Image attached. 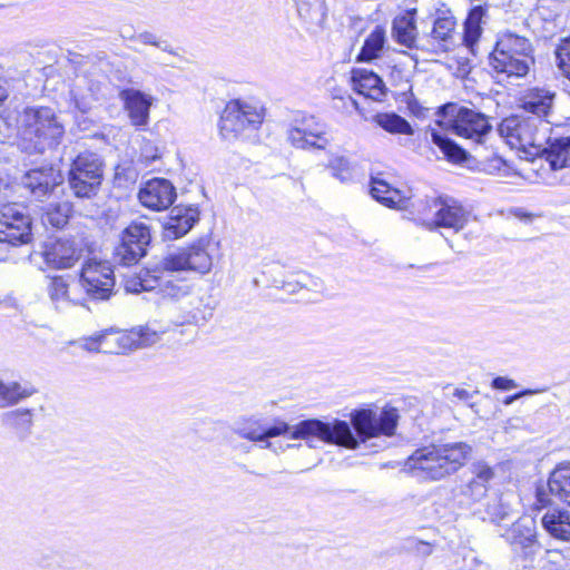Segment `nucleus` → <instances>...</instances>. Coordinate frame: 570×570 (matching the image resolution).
<instances>
[{
	"instance_id": "obj_28",
	"label": "nucleus",
	"mask_w": 570,
	"mask_h": 570,
	"mask_svg": "<svg viewBox=\"0 0 570 570\" xmlns=\"http://www.w3.org/2000/svg\"><path fill=\"white\" fill-rule=\"evenodd\" d=\"M36 393L28 384L18 381H6L0 376V410L14 406Z\"/></svg>"
},
{
	"instance_id": "obj_51",
	"label": "nucleus",
	"mask_w": 570,
	"mask_h": 570,
	"mask_svg": "<svg viewBox=\"0 0 570 570\" xmlns=\"http://www.w3.org/2000/svg\"><path fill=\"white\" fill-rule=\"evenodd\" d=\"M92 98L91 96H81L78 97L75 94V106L81 111L87 112L91 108Z\"/></svg>"
},
{
	"instance_id": "obj_1",
	"label": "nucleus",
	"mask_w": 570,
	"mask_h": 570,
	"mask_svg": "<svg viewBox=\"0 0 570 570\" xmlns=\"http://www.w3.org/2000/svg\"><path fill=\"white\" fill-rule=\"evenodd\" d=\"M351 423L333 419L322 421L308 419L296 424L293 430L283 421H277L272 426H263L264 449L271 448L268 439L291 432L293 440H304L309 448H317V442L338 445L348 450H356L360 443L381 435L392 436L399 421L397 410L383 409L380 413L371 409L355 410L350 414Z\"/></svg>"
},
{
	"instance_id": "obj_6",
	"label": "nucleus",
	"mask_w": 570,
	"mask_h": 570,
	"mask_svg": "<svg viewBox=\"0 0 570 570\" xmlns=\"http://www.w3.org/2000/svg\"><path fill=\"white\" fill-rule=\"evenodd\" d=\"M442 119L438 124L451 128L458 136L482 142L483 138L491 131L492 126L488 118L475 110L458 107L455 104H448L440 109Z\"/></svg>"
},
{
	"instance_id": "obj_40",
	"label": "nucleus",
	"mask_w": 570,
	"mask_h": 570,
	"mask_svg": "<svg viewBox=\"0 0 570 570\" xmlns=\"http://www.w3.org/2000/svg\"><path fill=\"white\" fill-rule=\"evenodd\" d=\"M70 214L71 205L68 202L49 204L42 214V222L55 228H61L68 223Z\"/></svg>"
},
{
	"instance_id": "obj_27",
	"label": "nucleus",
	"mask_w": 570,
	"mask_h": 570,
	"mask_svg": "<svg viewBox=\"0 0 570 570\" xmlns=\"http://www.w3.org/2000/svg\"><path fill=\"white\" fill-rule=\"evenodd\" d=\"M502 537L512 546L530 547L535 540V521L531 517L519 518Z\"/></svg>"
},
{
	"instance_id": "obj_36",
	"label": "nucleus",
	"mask_w": 570,
	"mask_h": 570,
	"mask_svg": "<svg viewBox=\"0 0 570 570\" xmlns=\"http://www.w3.org/2000/svg\"><path fill=\"white\" fill-rule=\"evenodd\" d=\"M485 11V8L482 6L473 7L465 19L463 41L471 49L482 35L481 23Z\"/></svg>"
},
{
	"instance_id": "obj_8",
	"label": "nucleus",
	"mask_w": 570,
	"mask_h": 570,
	"mask_svg": "<svg viewBox=\"0 0 570 570\" xmlns=\"http://www.w3.org/2000/svg\"><path fill=\"white\" fill-rule=\"evenodd\" d=\"M102 180V163L97 154L82 153L73 160L69 170V185L80 198L95 196Z\"/></svg>"
},
{
	"instance_id": "obj_56",
	"label": "nucleus",
	"mask_w": 570,
	"mask_h": 570,
	"mask_svg": "<svg viewBox=\"0 0 570 570\" xmlns=\"http://www.w3.org/2000/svg\"><path fill=\"white\" fill-rule=\"evenodd\" d=\"M532 393H533L532 391L527 390V391H523V392H521V393H518V394H514V395L508 396V397L504 400V404H505V405H510L513 401H515L517 399L521 397L522 395L532 394Z\"/></svg>"
},
{
	"instance_id": "obj_54",
	"label": "nucleus",
	"mask_w": 570,
	"mask_h": 570,
	"mask_svg": "<svg viewBox=\"0 0 570 570\" xmlns=\"http://www.w3.org/2000/svg\"><path fill=\"white\" fill-rule=\"evenodd\" d=\"M296 284L301 287H308V286H317L316 282L309 276V275H301L299 279L296 281Z\"/></svg>"
},
{
	"instance_id": "obj_57",
	"label": "nucleus",
	"mask_w": 570,
	"mask_h": 570,
	"mask_svg": "<svg viewBox=\"0 0 570 570\" xmlns=\"http://www.w3.org/2000/svg\"><path fill=\"white\" fill-rule=\"evenodd\" d=\"M160 42H161V46H156L157 48H159L163 51L168 52L170 55H176V52L173 50V48L170 47V45L167 41L160 40Z\"/></svg>"
},
{
	"instance_id": "obj_23",
	"label": "nucleus",
	"mask_w": 570,
	"mask_h": 570,
	"mask_svg": "<svg viewBox=\"0 0 570 570\" xmlns=\"http://www.w3.org/2000/svg\"><path fill=\"white\" fill-rule=\"evenodd\" d=\"M556 94L546 88L528 89L520 98L521 107L541 119L548 117L553 107Z\"/></svg>"
},
{
	"instance_id": "obj_20",
	"label": "nucleus",
	"mask_w": 570,
	"mask_h": 570,
	"mask_svg": "<svg viewBox=\"0 0 570 570\" xmlns=\"http://www.w3.org/2000/svg\"><path fill=\"white\" fill-rule=\"evenodd\" d=\"M138 197L142 206L153 210H164L174 203L176 189L169 180L154 178L140 188Z\"/></svg>"
},
{
	"instance_id": "obj_44",
	"label": "nucleus",
	"mask_w": 570,
	"mask_h": 570,
	"mask_svg": "<svg viewBox=\"0 0 570 570\" xmlns=\"http://www.w3.org/2000/svg\"><path fill=\"white\" fill-rule=\"evenodd\" d=\"M327 167L331 169L333 177L342 183L352 180L353 169L350 160L342 155H334L330 158Z\"/></svg>"
},
{
	"instance_id": "obj_38",
	"label": "nucleus",
	"mask_w": 570,
	"mask_h": 570,
	"mask_svg": "<svg viewBox=\"0 0 570 570\" xmlns=\"http://www.w3.org/2000/svg\"><path fill=\"white\" fill-rule=\"evenodd\" d=\"M232 432L239 438L263 444V424L256 417H244L232 425Z\"/></svg>"
},
{
	"instance_id": "obj_19",
	"label": "nucleus",
	"mask_w": 570,
	"mask_h": 570,
	"mask_svg": "<svg viewBox=\"0 0 570 570\" xmlns=\"http://www.w3.org/2000/svg\"><path fill=\"white\" fill-rule=\"evenodd\" d=\"M82 256V248L76 239L58 238L49 242L43 250V258L49 267L67 269Z\"/></svg>"
},
{
	"instance_id": "obj_7",
	"label": "nucleus",
	"mask_w": 570,
	"mask_h": 570,
	"mask_svg": "<svg viewBox=\"0 0 570 570\" xmlns=\"http://www.w3.org/2000/svg\"><path fill=\"white\" fill-rule=\"evenodd\" d=\"M264 116L265 109L256 100H230L220 117V134L224 138H230L245 130H256L262 125Z\"/></svg>"
},
{
	"instance_id": "obj_49",
	"label": "nucleus",
	"mask_w": 570,
	"mask_h": 570,
	"mask_svg": "<svg viewBox=\"0 0 570 570\" xmlns=\"http://www.w3.org/2000/svg\"><path fill=\"white\" fill-rule=\"evenodd\" d=\"M409 548L413 550L415 553L422 557H428L432 553L433 548L429 542L417 540L415 538H411L407 540Z\"/></svg>"
},
{
	"instance_id": "obj_42",
	"label": "nucleus",
	"mask_w": 570,
	"mask_h": 570,
	"mask_svg": "<svg viewBox=\"0 0 570 570\" xmlns=\"http://www.w3.org/2000/svg\"><path fill=\"white\" fill-rule=\"evenodd\" d=\"M479 513L482 520L499 523L510 514V507L502 500V498L493 497L488 500L484 513Z\"/></svg>"
},
{
	"instance_id": "obj_53",
	"label": "nucleus",
	"mask_w": 570,
	"mask_h": 570,
	"mask_svg": "<svg viewBox=\"0 0 570 570\" xmlns=\"http://www.w3.org/2000/svg\"><path fill=\"white\" fill-rule=\"evenodd\" d=\"M473 396V393L465 389L456 387L453 391V397H455L458 401H462L464 403H468Z\"/></svg>"
},
{
	"instance_id": "obj_15",
	"label": "nucleus",
	"mask_w": 570,
	"mask_h": 570,
	"mask_svg": "<svg viewBox=\"0 0 570 570\" xmlns=\"http://www.w3.org/2000/svg\"><path fill=\"white\" fill-rule=\"evenodd\" d=\"M456 19L451 10H436L433 26L424 36L428 50L435 53H444L454 46Z\"/></svg>"
},
{
	"instance_id": "obj_25",
	"label": "nucleus",
	"mask_w": 570,
	"mask_h": 570,
	"mask_svg": "<svg viewBox=\"0 0 570 570\" xmlns=\"http://www.w3.org/2000/svg\"><path fill=\"white\" fill-rule=\"evenodd\" d=\"M59 174L52 167L36 168L29 170L22 181L35 197L40 198L59 184Z\"/></svg>"
},
{
	"instance_id": "obj_39",
	"label": "nucleus",
	"mask_w": 570,
	"mask_h": 570,
	"mask_svg": "<svg viewBox=\"0 0 570 570\" xmlns=\"http://www.w3.org/2000/svg\"><path fill=\"white\" fill-rule=\"evenodd\" d=\"M159 276L160 281L158 282V287L156 289L165 298L179 302L180 305H183L194 286L181 282L164 279L161 275Z\"/></svg>"
},
{
	"instance_id": "obj_21",
	"label": "nucleus",
	"mask_w": 570,
	"mask_h": 570,
	"mask_svg": "<svg viewBox=\"0 0 570 570\" xmlns=\"http://www.w3.org/2000/svg\"><path fill=\"white\" fill-rule=\"evenodd\" d=\"M216 307L214 297L205 291L193 287L186 301L180 305L184 322L199 324L213 316Z\"/></svg>"
},
{
	"instance_id": "obj_12",
	"label": "nucleus",
	"mask_w": 570,
	"mask_h": 570,
	"mask_svg": "<svg viewBox=\"0 0 570 570\" xmlns=\"http://www.w3.org/2000/svg\"><path fill=\"white\" fill-rule=\"evenodd\" d=\"M150 239V229L145 223H131L120 234L114 252L115 261L124 266L135 265L146 255Z\"/></svg>"
},
{
	"instance_id": "obj_17",
	"label": "nucleus",
	"mask_w": 570,
	"mask_h": 570,
	"mask_svg": "<svg viewBox=\"0 0 570 570\" xmlns=\"http://www.w3.org/2000/svg\"><path fill=\"white\" fill-rule=\"evenodd\" d=\"M51 305L58 312H68L72 307L83 306L85 294L78 284H70L63 276L48 277L46 286Z\"/></svg>"
},
{
	"instance_id": "obj_22",
	"label": "nucleus",
	"mask_w": 570,
	"mask_h": 570,
	"mask_svg": "<svg viewBox=\"0 0 570 570\" xmlns=\"http://www.w3.org/2000/svg\"><path fill=\"white\" fill-rule=\"evenodd\" d=\"M353 88L361 95L382 101L386 96V87L383 80L367 69H354L351 77Z\"/></svg>"
},
{
	"instance_id": "obj_11",
	"label": "nucleus",
	"mask_w": 570,
	"mask_h": 570,
	"mask_svg": "<svg viewBox=\"0 0 570 570\" xmlns=\"http://www.w3.org/2000/svg\"><path fill=\"white\" fill-rule=\"evenodd\" d=\"M287 140L298 149L324 150L330 145L326 125L312 115H302L293 120Z\"/></svg>"
},
{
	"instance_id": "obj_5",
	"label": "nucleus",
	"mask_w": 570,
	"mask_h": 570,
	"mask_svg": "<svg viewBox=\"0 0 570 570\" xmlns=\"http://www.w3.org/2000/svg\"><path fill=\"white\" fill-rule=\"evenodd\" d=\"M549 124L533 117L512 116L501 121L498 131L511 148L523 153L525 158H533L543 150Z\"/></svg>"
},
{
	"instance_id": "obj_47",
	"label": "nucleus",
	"mask_w": 570,
	"mask_h": 570,
	"mask_svg": "<svg viewBox=\"0 0 570 570\" xmlns=\"http://www.w3.org/2000/svg\"><path fill=\"white\" fill-rule=\"evenodd\" d=\"M473 478L488 487V483L494 478L493 469L484 461H478L472 464Z\"/></svg>"
},
{
	"instance_id": "obj_31",
	"label": "nucleus",
	"mask_w": 570,
	"mask_h": 570,
	"mask_svg": "<svg viewBox=\"0 0 570 570\" xmlns=\"http://www.w3.org/2000/svg\"><path fill=\"white\" fill-rule=\"evenodd\" d=\"M549 493L570 505V463L559 464L548 480Z\"/></svg>"
},
{
	"instance_id": "obj_48",
	"label": "nucleus",
	"mask_w": 570,
	"mask_h": 570,
	"mask_svg": "<svg viewBox=\"0 0 570 570\" xmlns=\"http://www.w3.org/2000/svg\"><path fill=\"white\" fill-rule=\"evenodd\" d=\"M79 345L81 348L89 352H101V332L94 334L92 336L80 340Z\"/></svg>"
},
{
	"instance_id": "obj_2",
	"label": "nucleus",
	"mask_w": 570,
	"mask_h": 570,
	"mask_svg": "<svg viewBox=\"0 0 570 570\" xmlns=\"http://www.w3.org/2000/svg\"><path fill=\"white\" fill-rule=\"evenodd\" d=\"M471 453L472 448L465 442L431 444L415 450L403 470L416 478L438 481L459 471Z\"/></svg>"
},
{
	"instance_id": "obj_50",
	"label": "nucleus",
	"mask_w": 570,
	"mask_h": 570,
	"mask_svg": "<svg viewBox=\"0 0 570 570\" xmlns=\"http://www.w3.org/2000/svg\"><path fill=\"white\" fill-rule=\"evenodd\" d=\"M517 386L518 385L513 380L504 376H498L492 381V387L497 390L509 391L515 389Z\"/></svg>"
},
{
	"instance_id": "obj_14",
	"label": "nucleus",
	"mask_w": 570,
	"mask_h": 570,
	"mask_svg": "<svg viewBox=\"0 0 570 570\" xmlns=\"http://www.w3.org/2000/svg\"><path fill=\"white\" fill-rule=\"evenodd\" d=\"M80 288L92 299H108L115 287V276L108 262L88 261L80 275Z\"/></svg>"
},
{
	"instance_id": "obj_30",
	"label": "nucleus",
	"mask_w": 570,
	"mask_h": 570,
	"mask_svg": "<svg viewBox=\"0 0 570 570\" xmlns=\"http://www.w3.org/2000/svg\"><path fill=\"white\" fill-rule=\"evenodd\" d=\"M415 14L416 9H410L404 14L395 17L392 24L394 39L409 48H411L416 40Z\"/></svg>"
},
{
	"instance_id": "obj_37",
	"label": "nucleus",
	"mask_w": 570,
	"mask_h": 570,
	"mask_svg": "<svg viewBox=\"0 0 570 570\" xmlns=\"http://www.w3.org/2000/svg\"><path fill=\"white\" fill-rule=\"evenodd\" d=\"M431 138L433 144L440 148L449 161L460 164L468 159L466 151L445 135L439 132L435 129H432Z\"/></svg>"
},
{
	"instance_id": "obj_29",
	"label": "nucleus",
	"mask_w": 570,
	"mask_h": 570,
	"mask_svg": "<svg viewBox=\"0 0 570 570\" xmlns=\"http://www.w3.org/2000/svg\"><path fill=\"white\" fill-rule=\"evenodd\" d=\"M2 425L20 439L27 438L33 426V412L29 409H16L1 415Z\"/></svg>"
},
{
	"instance_id": "obj_43",
	"label": "nucleus",
	"mask_w": 570,
	"mask_h": 570,
	"mask_svg": "<svg viewBox=\"0 0 570 570\" xmlns=\"http://www.w3.org/2000/svg\"><path fill=\"white\" fill-rule=\"evenodd\" d=\"M134 341V350L156 344L160 340V332L149 325L138 326L129 331Z\"/></svg>"
},
{
	"instance_id": "obj_3",
	"label": "nucleus",
	"mask_w": 570,
	"mask_h": 570,
	"mask_svg": "<svg viewBox=\"0 0 570 570\" xmlns=\"http://www.w3.org/2000/svg\"><path fill=\"white\" fill-rule=\"evenodd\" d=\"M65 127L49 107H28L17 118V135L29 153H43L60 144Z\"/></svg>"
},
{
	"instance_id": "obj_41",
	"label": "nucleus",
	"mask_w": 570,
	"mask_h": 570,
	"mask_svg": "<svg viewBox=\"0 0 570 570\" xmlns=\"http://www.w3.org/2000/svg\"><path fill=\"white\" fill-rule=\"evenodd\" d=\"M160 281L159 275H150L148 271L139 275L127 277L125 281V289L128 293H140L142 291H155Z\"/></svg>"
},
{
	"instance_id": "obj_4",
	"label": "nucleus",
	"mask_w": 570,
	"mask_h": 570,
	"mask_svg": "<svg viewBox=\"0 0 570 570\" xmlns=\"http://www.w3.org/2000/svg\"><path fill=\"white\" fill-rule=\"evenodd\" d=\"M489 65L502 79L523 78L534 65L532 45L525 37L502 32L489 56Z\"/></svg>"
},
{
	"instance_id": "obj_32",
	"label": "nucleus",
	"mask_w": 570,
	"mask_h": 570,
	"mask_svg": "<svg viewBox=\"0 0 570 570\" xmlns=\"http://www.w3.org/2000/svg\"><path fill=\"white\" fill-rule=\"evenodd\" d=\"M542 525L553 538L570 540V513L566 510H553L547 512L542 518Z\"/></svg>"
},
{
	"instance_id": "obj_45",
	"label": "nucleus",
	"mask_w": 570,
	"mask_h": 570,
	"mask_svg": "<svg viewBox=\"0 0 570 570\" xmlns=\"http://www.w3.org/2000/svg\"><path fill=\"white\" fill-rule=\"evenodd\" d=\"M556 62L561 73L570 80V37L562 39L557 46Z\"/></svg>"
},
{
	"instance_id": "obj_18",
	"label": "nucleus",
	"mask_w": 570,
	"mask_h": 570,
	"mask_svg": "<svg viewBox=\"0 0 570 570\" xmlns=\"http://www.w3.org/2000/svg\"><path fill=\"white\" fill-rule=\"evenodd\" d=\"M119 99L130 124L137 129H145L149 124L150 108L155 98L139 89L125 88L119 91Z\"/></svg>"
},
{
	"instance_id": "obj_13",
	"label": "nucleus",
	"mask_w": 570,
	"mask_h": 570,
	"mask_svg": "<svg viewBox=\"0 0 570 570\" xmlns=\"http://www.w3.org/2000/svg\"><path fill=\"white\" fill-rule=\"evenodd\" d=\"M212 266V256L203 242L171 252L160 262V268L164 272L193 271L206 274Z\"/></svg>"
},
{
	"instance_id": "obj_34",
	"label": "nucleus",
	"mask_w": 570,
	"mask_h": 570,
	"mask_svg": "<svg viewBox=\"0 0 570 570\" xmlns=\"http://www.w3.org/2000/svg\"><path fill=\"white\" fill-rule=\"evenodd\" d=\"M386 41L385 29L376 26L365 38L364 45L357 55L356 60L361 62H370L380 57Z\"/></svg>"
},
{
	"instance_id": "obj_59",
	"label": "nucleus",
	"mask_w": 570,
	"mask_h": 570,
	"mask_svg": "<svg viewBox=\"0 0 570 570\" xmlns=\"http://www.w3.org/2000/svg\"><path fill=\"white\" fill-rule=\"evenodd\" d=\"M142 156L146 158V159H150V160H155L157 159L159 156L157 154L155 155H147V149H145V151L142 153Z\"/></svg>"
},
{
	"instance_id": "obj_35",
	"label": "nucleus",
	"mask_w": 570,
	"mask_h": 570,
	"mask_svg": "<svg viewBox=\"0 0 570 570\" xmlns=\"http://www.w3.org/2000/svg\"><path fill=\"white\" fill-rule=\"evenodd\" d=\"M373 121L393 135H413L414 130L410 122L395 112H380L373 117Z\"/></svg>"
},
{
	"instance_id": "obj_52",
	"label": "nucleus",
	"mask_w": 570,
	"mask_h": 570,
	"mask_svg": "<svg viewBox=\"0 0 570 570\" xmlns=\"http://www.w3.org/2000/svg\"><path fill=\"white\" fill-rule=\"evenodd\" d=\"M138 40L144 45H151V46H161L160 40L157 39V37L150 32H144L138 36Z\"/></svg>"
},
{
	"instance_id": "obj_10",
	"label": "nucleus",
	"mask_w": 570,
	"mask_h": 570,
	"mask_svg": "<svg viewBox=\"0 0 570 570\" xmlns=\"http://www.w3.org/2000/svg\"><path fill=\"white\" fill-rule=\"evenodd\" d=\"M31 226V217L23 205H0V243L11 246L29 244L32 239Z\"/></svg>"
},
{
	"instance_id": "obj_55",
	"label": "nucleus",
	"mask_w": 570,
	"mask_h": 570,
	"mask_svg": "<svg viewBox=\"0 0 570 570\" xmlns=\"http://www.w3.org/2000/svg\"><path fill=\"white\" fill-rule=\"evenodd\" d=\"M537 497H538V501L542 505L549 504L551 502V499L548 497V494L542 489H538Z\"/></svg>"
},
{
	"instance_id": "obj_60",
	"label": "nucleus",
	"mask_w": 570,
	"mask_h": 570,
	"mask_svg": "<svg viewBox=\"0 0 570 570\" xmlns=\"http://www.w3.org/2000/svg\"><path fill=\"white\" fill-rule=\"evenodd\" d=\"M351 102H352L355 107L357 106V104H356V101H355V100L351 99Z\"/></svg>"
},
{
	"instance_id": "obj_58",
	"label": "nucleus",
	"mask_w": 570,
	"mask_h": 570,
	"mask_svg": "<svg viewBox=\"0 0 570 570\" xmlns=\"http://www.w3.org/2000/svg\"><path fill=\"white\" fill-rule=\"evenodd\" d=\"M7 98V90L6 88L0 83V102L3 101Z\"/></svg>"
},
{
	"instance_id": "obj_26",
	"label": "nucleus",
	"mask_w": 570,
	"mask_h": 570,
	"mask_svg": "<svg viewBox=\"0 0 570 570\" xmlns=\"http://www.w3.org/2000/svg\"><path fill=\"white\" fill-rule=\"evenodd\" d=\"M198 216L196 208L175 206L165 225L167 236L179 238L186 235L198 220Z\"/></svg>"
},
{
	"instance_id": "obj_46",
	"label": "nucleus",
	"mask_w": 570,
	"mask_h": 570,
	"mask_svg": "<svg viewBox=\"0 0 570 570\" xmlns=\"http://www.w3.org/2000/svg\"><path fill=\"white\" fill-rule=\"evenodd\" d=\"M488 491V487L482 482L472 478L462 488V494L473 501H478L485 495Z\"/></svg>"
},
{
	"instance_id": "obj_33",
	"label": "nucleus",
	"mask_w": 570,
	"mask_h": 570,
	"mask_svg": "<svg viewBox=\"0 0 570 570\" xmlns=\"http://www.w3.org/2000/svg\"><path fill=\"white\" fill-rule=\"evenodd\" d=\"M102 353L124 354L134 350V341L129 331L109 328L101 331Z\"/></svg>"
},
{
	"instance_id": "obj_9",
	"label": "nucleus",
	"mask_w": 570,
	"mask_h": 570,
	"mask_svg": "<svg viewBox=\"0 0 570 570\" xmlns=\"http://www.w3.org/2000/svg\"><path fill=\"white\" fill-rule=\"evenodd\" d=\"M420 205L419 219L430 229L444 227L459 232L469 220V213L453 200L434 198Z\"/></svg>"
},
{
	"instance_id": "obj_24",
	"label": "nucleus",
	"mask_w": 570,
	"mask_h": 570,
	"mask_svg": "<svg viewBox=\"0 0 570 570\" xmlns=\"http://www.w3.org/2000/svg\"><path fill=\"white\" fill-rule=\"evenodd\" d=\"M371 195L379 203L390 208H404L412 197L410 189L394 188L380 178L372 179Z\"/></svg>"
},
{
	"instance_id": "obj_16",
	"label": "nucleus",
	"mask_w": 570,
	"mask_h": 570,
	"mask_svg": "<svg viewBox=\"0 0 570 570\" xmlns=\"http://www.w3.org/2000/svg\"><path fill=\"white\" fill-rule=\"evenodd\" d=\"M539 156L546 159L552 170L570 167V124L559 125L551 130Z\"/></svg>"
}]
</instances>
